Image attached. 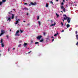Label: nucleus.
<instances>
[{"mask_svg": "<svg viewBox=\"0 0 78 78\" xmlns=\"http://www.w3.org/2000/svg\"><path fill=\"white\" fill-rule=\"evenodd\" d=\"M8 20H9V21H11V18L9 17V18L7 19V21H8Z\"/></svg>", "mask_w": 78, "mask_h": 78, "instance_id": "nucleus-12", "label": "nucleus"}, {"mask_svg": "<svg viewBox=\"0 0 78 78\" xmlns=\"http://www.w3.org/2000/svg\"><path fill=\"white\" fill-rule=\"evenodd\" d=\"M1 34H0V36H2V35H3V34H4V33H5V31H4V30H2L1 32Z\"/></svg>", "mask_w": 78, "mask_h": 78, "instance_id": "nucleus-4", "label": "nucleus"}, {"mask_svg": "<svg viewBox=\"0 0 78 78\" xmlns=\"http://www.w3.org/2000/svg\"><path fill=\"white\" fill-rule=\"evenodd\" d=\"M30 4L31 5H36V2H35L34 3L33 2H31Z\"/></svg>", "mask_w": 78, "mask_h": 78, "instance_id": "nucleus-7", "label": "nucleus"}, {"mask_svg": "<svg viewBox=\"0 0 78 78\" xmlns=\"http://www.w3.org/2000/svg\"><path fill=\"white\" fill-rule=\"evenodd\" d=\"M43 34L44 36H45V32H43Z\"/></svg>", "mask_w": 78, "mask_h": 78, "instance_id": "nucleus-31", "label": "nucleus"}, {"mask_svg": "<svg viewBox=\"0 0 78 78\" xmlns=\"http://www.w3.org/2000/svg\"><path fill=\"white\" fill-rule=\"evenodd\" d=\"M62 20L63 22L64 21V20L63 19Z\"/></svg>", "mask_w": 78, "mask_h": 78, "instance_id": "nucleus-54", "label": "nucleus"}, {"mask_svg": "<svg viewBox=\"0 0 78 78\" xmlns=\"http://www.w3.org/2000/svg\"><path fill=\"white\" fill-rule=\"evenodd\" d=\"M56 2H58V0H56Z\"/></svg>", "mask_w": 78, "mask_h": 78, "instance_id": "nucleus-53", "label": "nucleus"}, {"mask_svg": "<svg viewBox=\"0 0 78 78\" xmlns=\"http://www.w3.org/2000/svg\"><path fill=\"white\" fill-rule=\"evenodd\" d=\"M11 12H12V11H11Z\"/></svg>", "mask_w": 78, "mask_h": 78, "instance_id": "nucleus-60", "label": "nucleus"}, {"mask_svg": "<svg viewBox=\"0 0 78 78\" xmlns=\"http://www.w3.org/2000/svg\"><path fill=\"white\" fill-rule=\"evenodd\" d=\"M15 36H20V34L18 33H16L15 34Z\"/></svg>", "mask_w": 78, "mask_h": 78, "instance_id": "nucleus-10", "label": "nucleus"}, {"mask_svg": "<svg viewBox=\"0 0 78 78\" xmlns=\"http://www.w3.org/2000/svg\"><path fill=\"white\" fill-rule=\"evenodd\" d=\"M30 23H28L27 24V26H29V25H30Z\"/></svg>", "mask_w": 78, "mask_h": 78, "instance_id": "nucleus-37", "label": "nucleus"}, {"mask_svg": "<svg viewBox=\"0 0 78 78\" xmlns=\"http://www.w3.org/2000/svg\"><path fill=\"white\" fill-rule=\"evenodd\" d=\"M29 6H31V5H30V4H29Z\"/></svg>", "mask_w": 78, "mask_h": 78, "instance_id": "nucleus-51", "label": "nucleus"}, {"mask_svg": "<svg viewBox=\"0 0 78 78\" xmlns=\"http://www.w3.org/2000/svg\"><path fill=\"white\" fill-rule=\"evenodd\" d=\"M77 5H75L76 6Z\"/></svg>", "mask_w": 78, "mask_h": 78, "instance_id": "nucleus-59", "label": "nucleus"}, {"mask_svg": "<svg viewBox=\"0 0 78 78\" xmlns=\"http://www.w3.org/2000/svg\"><path fill=\"white\" fill-rule=\"evenodd\" d=\"M53 41H54V39L53 38L52 39V42H53Z\"/></svg>", "mask_w": 78, "mask_h": 78, "instance_id": "nucleus-43", "label": "nucleus"}, {"mask_svg": "<svg viewBox=\"0 0 78 78\" xmlns=\"http://www.w3.org/2000/svg\"><path fill=\"white\" fill-rule=\"evenodd\" d=\"M63 2H65V0H63Z\"/></svg>", "mask_w": 78, "mask_h": 78, "instance_id": "nucleus-47", "label": "nucleus"}, {"mask_svg": "<svg viewBox=\"0 0 78 78\" xmlns=\"http://www.w3.org/2000/svg\"><path fill=\"white\" fill-rule=\"evenodd\" d=\"M66 20H67L68 23H69L70 22V20H71V19L69 18V17H67V18Z\"/></svg>", "mask_w": 78, "mask_h": 78, "instance_id": "nucleus-3", "label": "nucleus"}, {"mask_svg": "<svg viewBox=\"0 0 78 78\" xmlns=\"http://www.w3.org/2000/svg\"><path fill=\"white\" fill-rule=\"evenodd\" d=\"M58 33H57V34H55L54 36H55V37H56V36H58Z\"/></svg>", "mask_w": 78, "mask_h": 78, "instance_id": "nucleus-15", "label": "nucleus"}, {"mask_svg": "<svg viewBox=\"0 0 78 78\" xmlns=\"http://www.w3.org/2000/svg\"><path fill=\"white\" fill-rule=\"evenodd\" d=\"M17 17H16V22H15V24H17V23H19V22H20V19H18L17 20Z\"/></svg>", "mask_w": 78, "mask_h": 78, "instance_id": "nucleus-2", "label": "nucleus"}, {"mask_svg": "<svg viewBox=\"0 0 78 78\" xmlns=\"http://www.w3.org/2000/svg\"><path fill=\"white\" fill-rule=\"evenodd\" d=\"M64 30H62V32H64Z\"/></svg>", "mask_w": 78, "mask_h": 78, "instance_id": "nucleus-45", "label": "nucleus"}, {"mask_svg": "<svg viewBox=\"0 0 78 78\" xmlns=\"http://www.w3.org/2000/svg\"><path fill=\"white\" fill-rule=\"evenodd\" d=\"M12 16L11 19H14V14H12Z\"/></svg>", "mask_w": 78, "mask_h": 78, "instance_id": "nucleus-13", "label": "nucleus"}, {"mask_svg": "<svg viewBox=\"0 0 78 78\" xmlns=\"http://www.w3.org/2000/svg\"><path fill=\"white\" fill-rule=\"evenodd\" d=\"M55 15H56V16L57 17V18H58V17H59V15L58 14V13H56Z\"/></svg>", "mask_w": 78, "mask_h": 78, "instance_id": "nucleus-9", "label": "nucleus"}, {"mask_svg": "<svg viewBox=\"0 0 78 78\" xmlns=\"http://www.w3.org/2000/svg\"><path fill=\"white\" fill-rule=\"evenodd\" d=\"M13 11H15V9H13Z\"/></svg>", "mask_w": 78, "mask_h": 78, "instance_id": "nucleus-50", "label": "nucleus"}, {"mask_svg": "<svg viewBox=\"0 0 78 78\" xmlns=\"http://www.w3.org/2000/svg\"><path fill=\"white\" fill-rule=\"evenodd\" d=\"M27 45V44L25 43H24V47H26V45Z\"/></svg>", "mask_w": 78, "mask_h": 78, "instance_id": "nucleus-14", "label": "nucleus"}, {"mask_svg": "<svg viewBox=\"0 0 78 78\" xmlns=\"http://www.w3.org/2000/svg\"><path fill=\"white\" fill-rule=\"evenodd\" d=\"M64 7L63 6H61V9H64Z\"/></svg>", "mask_w": 78, "mask_h": 78, "instance_id": "nucleus-22", "label": "nucleus"}, {"mask_svg": "<svg viewBox=\"0 0 78 78\" xmlns=\"http://www.w3.org/2000/svg\"><path fill=\"white\" fill-rule=\"evenodd\" d=\"M19 33V31L17 30V31H16V33Z\"/></svg>", "mask_w": 78, "mask_h": 78, "instance_id": "nucleus-33", "label": "nucleus"}, {"mask_svg": "<svg viewBox=\"0 0 78 78\" xmlns=\"http://www.w3.org/2000/svg\"><path fill=\"white\" fill-rule=\"evenodd\" d=\"M24 4H25V5H27V3H24Z\"/></svg>", "mask_w": 78, "mask_h": 78, "instance_id": "nucleus-42", "label": "nucleus"}, {"mask_svg": "<svg viewBox=\"0 0 78 78\" xmlns=\"http://www.w3.org/2000/svg\"><path fill=\"white\" fill-rule=\"evenodd\" d=\"M2 2H6V0H2Z\"/></svg>", "mask_w": 78, "mask_h": 78, "instance_id": "nucleus-28", "label": "nucleus"}, {"mask_svg": "<svg viewBox=\"0 0 78 78\" xmlns=\"http://www.w3.org/2000/svg\"><path fill=\"white\" fill-rule=\"evenodd\" d=\"M75 33L76 34H77V31H76L75 32Z\"/></svg>", "mask_w": 78, "mask_h": 78, "instance_id": "nucleus-39", "label": "nucleus"}, {"mask_svg": "<svg viewBox=\"0 0 78 78\" xmlns=\"http://www.w3.org/2000/svg\"><path fill=\"white\" fill-rule=\"evenodd\" d=\"M61 12H62V11H61Z\"/></svg>", "mask_w": 78, "mask_h": 78, "instance_id": "nucleus-57", "label": "nucleus"}, {"mask_svg": "<svg viewBox=\"0 0 78 78\" xmlns=\"http://www.w3.org/2000/svg\"><path fill=\"white\" fill-rule=\"evenodd\" d=\"M23 22H26V21H23Z\"/></svg>", "mask_w": 78, "mask_h": 78, "instance_id": "nucleus-46", "label": "nucleus"}, {"mask_svg": "<svg viewBox=\"0 0 78 78\" xmlns=\"http://www.w3.org/2000/svg\"><path fill=\"white\" fill-rule=\"evenodd\" d=\"M20 31L21 33H22L23 31H22V30L21 29L20 30Z\"/></svg>", "mask_w": 78, "mask_h": 78, "instance_id": "nucleus-35", "label": "nucleus"}, {"mask_svg": "<svg viewBox=\"0 0 78 78\" xmlns=\"http://www.w3.org/2000/svg\"><path fill=\"white\" fill-rule=\"evenodd\" d=\"M31 43H33V41H31Z\"/></svg>", "mask_w": 78, "mask_h": 78, "instance_id": "nucleus-52", "label": "nucleus"}, {"mask_svg": "<svg viewBox=\"0 0 78 78\" xmlns=\"http://www.w3.org/2000/svg\"><path fill=\"white\" fill-rule=\"evenodd\" d=\"M46 41H49V39H48V38H47L46 39Z\"/></svg>", "mask_w": 78, "mask_h": 78, "instance_id": "nucleus-21", "label": "nucleus"}, {"mask_svg": "<svg viewBox=\"0 0 78 78\" xmlns=\"http://www.w3.org/2000/svg\"><path fill=\"white\" fill-rule=\"evenodd\" d=\"M76 27H78V26H77H77H76Z\"/></svg>", "mask_w": 78, "mask_h": 78, "instance_id": "nucleus-63", "label": "nucleus"}, {"mask_svg": "<svg viewBox=\"0 0 78 78\" xmlns=\"http://www.w3.org/2000/svg\"><path fill=\"white\" fill-rule=\"evenodd\" d=\"M1 45L2 47H4V44H3V43L1 44Z\"/></svg>", "mask_w": 78, "mask_h": 78, "instance_id": "nucleus-17", "label": "nucleus"}, {"mask_svg": "<svg viewBox=\"0 0 78 78\" xmlns=\"http://www.w3.org/2000/svg\"><path fill=\"white\" fill-rule=\"evenodd\" d=\"M53 22H54V21L53 20H51V23L52 24L51 25H50V27H52L53 26H55V25H56V23L55 22H54V24H52L53 23Z\"/></svg>", "mask_w": 78, "mask_h": 78, "instance_id": "nucleus-1", "label": "nucleus"}, {"mask_svg": "<svg viewBox=\"0 0 78 78\" xmlns=\"http://www.w3.org/2000/svg\"><path fill=\"white\" fill-rule=\"evenodd\" d=\"M8 13L9 15H11V14L12 15V14H12V12H9Z\"/></svg>", "mask_w": 78, "mask_h": 78, "instance_id": "nucleus-18", "label": "nucleus"}, {"mask_svg": "<svg viewBox=\"0 0 78 78\" xmlns=\"http://www.w3.org/2000/svg\"><path fill=\"white\" fill-rule=\"evenodd\" d=\"M0 42L1 43H2V42H3V39H1Z\"/></svg>", "mask_w": 78, "mask_h": 78, "instance_id": "nucleus-23", "label": "nucleus"}, {"mask_svg": "<svg viewBox=\"0 0 78 78\" xmlns=\"http://www.w3.org/2000/svg\"><path fill=\"white\" fill-rule=\"evenodd\" d=\"M24 1H25V0H23Z\"/></svg>", "mask_w": 78, "mask_h": 78, "instance_id": "nucleus-61", "label": "nucleus"}, {"mask_svg": "<svg viewBox=\"0 0 78 78\" xmlns=\"http://www.w3.org/2000/svg\"><path fill=\"white\" fill-rule=\"evenodd\" d=\"M23 10H28V9L26 7L23 8Z\"/></svg>", "mask_w": 78, "mask_h": 78, "instance_id": "nucleus-8", "label": "nucleus"}, {"mask_svg": "<svg viewBox=\"0 0 78 78\" xmlns=\"http://www.w3.org/2000/svg\"><path fill=\"white\" fill-rule=\"evenodd\" d=\"M43 41H44V39H42L40 41V42H43Z\"/></svg>", "mask_w": 78, "mask_h": 78, "instance_id": "nucleus-16", "label": "nucleus"}, {"mask_svg": "<svg viewBox=\"0 0 78 78\" xmlns=\"http://www.w3.org/2000/svg\"><path fill=\"white\" fill-rule=\"evenodd\" d=\"M38 24H39V25H41V22L39 21H38Z\"/></svg>", "mask_w": 78, "mask_h": 78, "instance_id": "nucleus-20", "label": "nucleus"}, {"mask_svg": "<svg viewBox=\"0 0 78 78\" xmlns=\"http://www.w3.org/2000/svg\"><path fill=\"white\" fill-rule=\"evenodd\" d=\"M61 5H64V2H62Z\"/></svg>", "mask_w": 78, "mask_h": 78, "instance_id": "nucleus-32", "label": "nucleus"}, {"mask_svg": "<svg viewBox=\"0 0 78 78\" xmlns=\"http://www.w3.org/2000/svg\"><path fill=\"white\" fill-rule=\"evenodd\" d=\"M76 27H78V26H77H77H76Z\"/></svg>", "mask_w": 78, "mask_h": 78, "instance_id": "nucleus-62", "label": "nucleus"}, {"mask_svg": "<svg viewBox=\"0 0 78 78\" xmlns=\"http://www.w3.org/2000/svg\"><path fill=\"white\" fill-rule=\"evenodd\" d=\"M39 44V42H37L35 43V44Z\"/></svg>", "mask_w": 78, "mask_h": 78, "instance_id": "nucleus-26", "label": "nucleus"}, {"mask_svg": "<svg viewBox=\"0 0 78 78\" xmlns=\"http://www.w3.org/2000/svg\"><path fill=\"white\" fill-rule=\"evenodd\" d=\"M67 0H66V1H67Z\"/></svg>", "mask_w": 78, "mask_h": 78, "instance_id": "nucleus-64", "label": "nucleus"}, {"mask_svg": "<svg viewBox=\"0 0 78 78\" xmlns=\"http://www.w3.org/2000/svg\"><path fill=\"white\" fill-rule=\"evenodd\" d=\"M67 28H69L70 27V25L68 24L66 25Z\"/></svg>", "mask_w": 78, "mask_h": 78, "instance_id": "nucleus-11", "label": "nucleus"}, {"mask_svg": "<svg viewBox=\"0 0 78 78\" xmlns=\"http://www.w3.org/2000/svg\"><path fill=\"white\" fill-rule=\"evenodd\" d=\"M65 10H66V8H64L63 9V11L64 12H66V11Z\"/></svg>", "mask_w": 78, "mask_h": 78, "instance_id": "nucleus-25", "label": "nucleus"}, {"mask_svg": "<svg viewBox=\"0 0 78 78\" xmlns=\"http://www.w3.org/2000/svg\"><path fill=\"white\" fill-rule=\"evenodd\" d=\"M31 51H30V52H29L28 53V54H29V53H31Z\"/></svg>", "mask_w": 78, "mask_h": 78, "instance_id": "nucleus-38", "label": "nucleus"}, {"mask_svg": "<svg viewBox=\"0 0 78 78\" xmlns=\"http://www.w3.org/2000/svg\"><path fill=\"white\" fill-rule=\"evenodd\" d=\"M15 49V48H13V50H14Z\"/></svg>", "mask_w": 78, "mask_h": 78, "instance_id": "nucleus-55", "label": "nucleus"}, {"mask_svg": "<svg viewBox=\"0 0 78 78\" xmlns=\"http://www.w3.org/2000/svg\"><path fill=\"white\" fill-rule=\"evenodd\" d=\"M63 16L64 17L63 19L64 20H66V19H67V18L68 17H67V16L66 15H64Z\"/></svg>", "mask_w": 78, "mask_h": 78, "instance_id": "nucleus-5", "label": "nucleus"}, {"mask_svg": "<svg viewBox=\"0 0 78 78\" xmlns=\"http://www.w3.org/2000/svg\"><path fill=\"white\" fill-rule=\"evenodd\" d=\"M41 37H42V36H38L37 37V38L38 40H39V39H40Z\"/></svg>", "mask_w": 78, "mask_h": 78, "instance_id": "nucleus-6", "label": "nucleus"}, {"mask_svg": "<svg viewBox=\"0 0 78 78\" xmlns=\"http://www.w3.org/2000/svg\"><path fill=\"white\" fill-rule=\"evenodd\" d=\"M61 24H62V26H63V25H64V24H63V23L62 22H61Z\"/></svg>", "mask_w": 78, "mask_h": 78, "instance_id": "nucleus-36", "label": "nucleus"}, {"mask_svg": "<svg viewBox=\"0 0 78 78\" xmlns=\"http://www.w3.org/2000/svg\"><path fill=\"white\" fill-rule=\"evenodd\" d=\"M9 49H8V51H9Z\"/></svg>", "mask_w": 78, "mask_h": 78, "instance_id": "nucleus-48", "label": "nucleus"}, {"mask_svg": "<svg viewBox=\"0 0 78 78\" xmlns=\"http://www.w3.org/2000/svg\"><path fill=\"white\" fill-rule=\"evenodd\" d=\"M76 45H78V42H77L76 44Z\"/></svg>", "mask_w": 78, "mask_h": 78, "instance_id": "nucleus-40", "label": "nucleus"}, {"mask_svg": "<svg viewBox=\"0 0 78 78\" xmlns=\"http://www.w3.org/2000/svg\"><path fill=\"white\" fill-rule=\"evenodd\" d=\"M6 37H7V39H8V38H9V36H8V35H7V36Z\"/></svg>", "mask_w": 78, "mask_h": 78, "instance_id": "nucleus-41", "label": "nucleus"}, {"mask_svg": "<svg viewBox=\"0 0 78 78\" xmlns=\"http://www.w3.org/2000/svg\"><path fill=\"white\" fill-rule=\"evenodd\" d=\"M51 38H53V39H54V37H53L52 36L51 37Z\"/></svg>", "mask_w": 78, "mask_h": 78, "instance_id": "nucleus-44", "label": "nucleus"}, {"mask_svg": "<svg viewBox=\"0 0 78 78\" xmlns=\"http://www.w3.org/2000/svg\"><path fill=\"white\" fill-rule=\"evenodd\" d=\"M50 2L51 3V4H53V2L52 1H50Z\"/></svg>", "mask_w": 78, "mask_h": 78, "instance_id": "nucleus-30", "label": "nucleus"}, {"mask_svg": "<svg viewBox=\"0 0 78 78\" xmlns=\"http://www.w3.org/2000/svg\"><path fill=\"white\" fill-rule=\"evenodd\" d=\"M48 6V3H46V7H47Z\"/></svg>", "mask_w": 78, "mask_h": 78, "instance_id": "nucleus-19", "label": "nucleus"}, {"mask_svg": "<svg viewBox=\"0 0 78 78\" xmlns=\"http://www.w3.org/2000/svg\"><path fill=\"white\" fill-rule=\"evenodd\" d=\"M39 16H38L37 17V20H39Z\"/></svg>", "mask_w": 78, "mask_h": 78, "instance_id": "nucleus-34", "label": "nucleus"}, {"mask_svg": "<svg viewBox=\"0 0 78 78\" xmlns=\"http://www.w3.org/2000/svg\"><path fill=\"white\" fill-rule=\"evenodd\" d=\"M19 42L20 43H21V42H22V41H19Z\"/></svg>", "mask_w": 78, "mask_h": 78, "instance_id": "nucleus-29", "label": "nucleus"}, {"mask_svg": "<svg viewBox=\"0 0 78 78\" xmlns=\"http://www.w3.org/2000/svg\"><path fill=\"white\" fill-rule=\"evenodd\" d=\"M10 31H11V30H10Z\"/></svg>", "mask_w": 78, "mask_h": 78, "instance_id": "nucleus-58", "label": "nucleus"}, {"mask_svg": "<svg viewBox=\"0 0 78 78\" xmlns=\"http://www.w3.org/2000/svg\"><path fill=\"white\" fill-rule=\"evenodd\" d=\"M27 15H28V13H27Z\"/></svg>", "mask_w": 78, "mask_h": 78, "instance_id": "nucleus-56", "label": "nucleus"}, {"mask_svg": "<svg viewBox=\"0 0 78 78\" xmlns=\"http://www.w3.org/2000/svg\"><path fill=\"white\" fill-rule=\"evenodd\" d=\"M22 45V44H20L18 45V47H21V46Z\"/></svg>", "mask_w": 78, "mask_h": 78, "instance_id": "nucleus-24", "label": "nucleus"}, {"mask_svg": "<svg viewBox=\"0 0 78 78\" xmlns=\"http://www.w3.org/2000/svg\"><path fill=\"white\" fill-rule=\"evenodd\" d=\"M2 5V2H0V5Z\"/></svg>", "mask_w": 78, "mask_h": 78, "instance_id": "nucleus-27", "label": "nucleus"}, {"mask_svg": "<svg viewBox=\"0 0 78 78\" xmlns=\"http://www.w3.org/2000/svg\"><path fill=\"white\" fill-rule=\"evenodd\" d=\"M66 7H67V6H68L67 5H66Z\"/></svg>", "mask_w": 78, "mask_h": 78, "instance_id": "nucleus-49", "label": "nucleus"}]
</instances>
